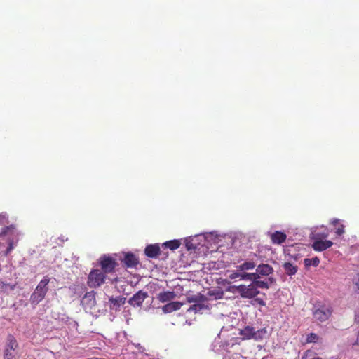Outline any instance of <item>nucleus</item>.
Instances as JSON below:
<instances>
[{
	"instance_id": "bb28decb",
	"label": "nucleus",
	"mask_w": 359,
	"mask_h": 359,
	"mask_svg": "<svg viewBox=\"0 0 359 359\" xmlns=\"http://www.w3.org/2000/svg\"><path fill=\"white\" fill-rule=\"evenodd\" d=\"M302 359H323L311 351H306L302 357Z\"/></svg>"
},
{
	"instance_id": "c9c22d12",
	"label": "nucleus",
	"mask_w": 359,
	"mask_h": 359,
	"mask_svg": "<svg viewBox=\"0 0 359 359\" xmlns=\"http://www.w3.org/2000/svg\"><path fill=\"white\" fill-rule=\"evenodd\" d=\"M356 318L359 321V313L358 314H356Z\"/></svg>"
},
{
	"instance_id": "dca6fc26",
	"label": "nucleus",
	"mask_w": 359,
	"mask_h": 359,
	"mask_svg": "<svg viewBox=\"0 0 359 359\" xmlns=\"http://www.w3.org/2000/svg\"><path fill=\"white\" fill-rule=\"evenodd\" d=\"M182 305L183 303L182 302H172L164 305L162 308V310L165 313H169L175 311L180 310Z\"/></svg>"
},
{
	"instance_id": "1a4fd4ad",
	"label": "nucleus",
	"mask_w": 359,
	"mask_h": 359,
	"mask_svg": "<svg viewBox=\"0 0 359 359\" xmlns=\"http://www.w3.org/2000/svg\"><path fill=\"white\" fill-rule=\"evenodd\" d=\"M120 260L126 268H135L140 264L138 257L131 252H123V257Z\"/></svg>"
},
{
	"instance_id": "412c9836",
	"label": "nucleus",
	"mask_w": 359,
	"mask_h": 359,
	"mask_svg": "<svg viewBox=\"0 0 359 359\" xmlns=\"http://www.w3.org/2000/svg\"><path fill=\"white\" fill-rule=\"evenodd\" d=\"M16 287V284L6 283L4 281H0V290L3 293L8 294L9 290H14Z\"/></svg>"
},
{
	"instance_id": "2eb2a0df",
	"label": "nucleus",
	"mask_w": 359,
	"mask_h": 359,
	"mask_svg": "<svg viewBox=\"0 0 359 359\" xmlns=\"http://www.w3.org/2000/svg\"><path fill=\"white\" fill-rule=\"evenodd\" d=\"M95 293L93 291L86 292L83 296L81 303L88 307H92L95 304Z\"/></svg>"
},
{
	"instance_id": "423d86ee",
	"label": "nucleus",
	"mask_w": 359,
	"mask_h": 359,
	"mask_svg": "<svg viewBox=\"0 0 359 359\" xmlns=\"http://www.w3.org/2000/svg\"><path fill=\"white\" fill-rule=\"evenodd\" d=\"M243 298L252 299L259 294V291L256 289L253 283L248 285H240L238 286H233Z\"/></svg>"
},
{
	"instance_id": "72a5a7b5",
	"label": "nucleus",
	"mask_w": 359,
	"mask_h": 359,
	"mask_svg": "<svg viewBox=\"0 0 359 359\" xmlns=\"http://www.w3.org/2000/svg\"><path fill=\"white\" fill-rule=\"evenodd\" d=\"M338 223H339V220H338V219H333V220L332 221V224L333 225H334V226H335V225H337Z\"/></svg>"
},
{
	"instance_id": "9d476101",
	"label": "nucleus",
	"mask_w": 359,
	"mask_h": 359,
	"mask_svg": "<svg viewBox=\"0 0 359 359\" xmlns=\"http://www.w3.org/2000/svg\"><path fill=\"white\" fill-rule=\"evenodd\" d=\"M148 297V294L142 290H139L128 300V304L132 306H142L144 301Z\"/></svg>"
},
{
	"instance_id": "f03ea898",
	"label": "nucleus",
	"mask_w": 359,
	"mask_h": 359,
	"mask_svg": "<svg viewBox=\"0 0 359 359\" xmlns=\"http://www.w3.org/2000/svg\"><path fill=\"white\" fill-rule=\"evenodd\" d=\"M107 274L102 270L93 269L88 274L87 284L90 288H96L104 283Z\"/></svg>"
},
{
	"instance_id": "c85d7f7f",
	"label": "nucleus",
	"mask_w": 359,
	"mask_h": 359,
	"mask_svg": "<svg viewBox=\"0 0 359 359\" xmlns=\"http://www.w3.org/2000/svg\"><path fill=\"white\" fill-rule=\"evenodd\" d=\"M8 223V217L6 212H0V224L5 225Z\"/></svg>"
},
{
	"instance_id": "6ab92c4d",
	"label": "nucleus",
	"mask_w": 359,
	"mask_h": 359,
	"mask_svg": "<svg viewBox=\"0 0 359 359\" xmlns=\"http://www.w3.org/2000/svg\"><path fill=\"white\" fill-rule=\"evenodd\" d=\"M175 294L174 293V292L166 291V292H160L157 296V299L161 302H166L173 299L175 298Z\"/></svg>"
},
{
	"instance_id": "f704fd0d",
	"label": "nucleus",
	"mask_w": 359,
	"mask_h": 359,
	"mask_svg": "<svg viewBox=\"0 0 359 359\" xmlns=\"http://www.w3.org/2000/svg\"><path fill=\"white\" fill-rule=\"evenodd\" d=\"M269 280L271 282V283H272L274 279L273 278H269Z\"/></svg>"
},
{
	"instance_id": "f257e3e1",
	"label": "nucleus",
	"mask_w": 359,
	"mask_h": 359,
	"mask_svg": "<svg viewBox=\"0 0 359 359\" xmlns=\"http://www.w3.org/2000/svg\"><path fill=\"white\" fill-rule=\"evenodd\" d=\"M49 282L50 278L48 276H44L39 283L34 291L30 296V302L32 304L36 305L45 298L48 291V285Z\"/></svg>"
},
{
	"instance_id": "9b49d317",
	"label": "nucleus",
	"mask_w": 359,
	"mask_h": 359,
	"mask_svg": "<svg viewBox=\"0 0 359 359\" xmlns=\"http://www.w3.org/2000/svg\"><path fill=\"white\" fill-rule=\"evenodd\" d=\"M273 271V268L268 264H257L255 273H257L259 279L262 276H268L272 274Z\"/></svg>"
},
{
	"instance_id": "f3484780",
	"label": "nucleus",
	"mask_w": 359,
	"mask_h": 359,
	"mask_svg": "<svg viewBox=\"0 0 359 359\" xmlns=\"http://www.w3.org/2000/svg\"><path fill=\"white\" fill-rule=\"evenodd\" d=\"M257 265V262H255L253 259H248L237 266L236 269H238V271H250L256 268Z\"/></svg>"
},
{
	"instance_id": "7c9ffc66",
	"label": "nucleus",
	"mask_w": 359,
	"mask_h": 359,
	"mask_svg": "<svg viewBox=\"0 0 359 359\" xmlns=\"http://www.w3.org/2000/svg\"><path fill=\"white\" fill-rule=\"evenodd\" d=\"M241 273L242 271H238V269H236V271H233L229 275V278L233 280L239 278L240 279H241Z\"/></svg>"
},
{
	"instance_id": "473e14b6",
	"label": "nucleus",
	"mask_w": 359,
	"mask_h": 359,
	"mask_svg": "<svg viewBox=\"0 0 359 359\" xmlns=\"http://www.w3.org/2000/svg\"><path fill=\"white\" fill-rule=\"evenodd\" d=\"M344 233V225H340V226H339L337 229L336 233L338 236H341Z\"/></svg>"
},
{
	"instance_id": "aec40b11",
	"label": "nucleus",
	"mask_w": 359,
	"mask_h": 359,
	"mask_svg": "<svg viewBox=\"0 0 359 359\" xmlns=\"http://www.w3.org/2000/svg\"><path fill=\"white\" fill-rule=\"evenodd\" d=\"M285 273L288 276L294 275L297 271V266L290 262H285L283 265Z\"/></svg>"
},
{
	"instance_id": "b1692460",
	"label": "nucleus",
	"mask_w": 359,
	"mask_h": 359,
	"mask_svg": "<svg viewBox=\"0 0 359 359\" xmlns=\"http://www.w3.org/2000/svg\"><path fill=\"white\" fill-rule=\"evenodd\" d=\"M255 285L256 289L257 288H262V289H269V284L267 281L264 280H259V279L254 280L252 282Z\"/></svg>"
},
{
	"instance_id": "ddd939ff",
	"label": "nucleus",
	"mask_w": 359,
	"mask_h": 359,
	"mask_svg": "<svg viewBox=\"0 0 359 359\" xmlns=\"http://www.w3.org/2000/svg\"><path fill=\"white\" fill-rule=\"evenodd\" d=\"M161 249L158 243L150 244L146 246L144 254L149 258H156L160 255Z\"/></svg>"
},
{
	"instance_id": "0eeeda50",
	"label": "nucleus",
	"mask_w": 359,
	"mask_h": 359,
	"mask_svg": "<svg viewBox=\"0 0 359 359\" xmlns=\"http://www.w3.org/2000/svg\"><path fill=\"white\" fill-rule=\"evenodd\" d=\"M263 330H255L253 327L247 325L244 328L239 330V334L241 336V338L243 340H249L253 339L256 341H258L262 339L261 332H262Z\"/></svg>"
},
{
	"instance_id": "f8f14e48",
	"label": "nucleus",
	"mask_w": 359,
	"mask_h": 359,
	"mask_svg": "<svg viewBox=\"0 0 359 359\" xmlns=\"http://www.w3.org/2000/svg\"><path fill=\"white\" fill-rule=\"evenodd\" d=\"M333 245V242L329 240H314L312 248L315 251L321 252L324 251Z\"/></svg>"
},
{
	"instance_id": "39448f33",
	"label": "nucleus",
	"mask_w": 359,
	"mask_h": 359,
	"mask_svg": "<svg viewBox=\"0 0 359 359\" xmlns=\"http://www.w3.org/2000/svg\"><path fill=\"white\" fill-rule=\"evenodd\" d=\"M98 264L101 269L106 274L112 273L115 271L118 263L115 259L109 255H103L98 259Z\"/></svg>"
},
{
	"instance_id": "7ed1b4c3",
	"label": "nucleus",
	"mask_w": 359,
	"mask_h": 359,
	"mask_svg": "<svg viewBox=\"0 0 359 359\" xmlns=\"http://www.w3.org/2000/svg\"><path fill=\"white\" fill-rule=\"evenodd\" d=\"M6 235H11L13 237L8 238V246L5 252V255H8L15 248L16 243L18 241V233L15 231V227L14 225H10L2 228L0 232V237L5 236Z\"/></svg>"
},
{
	"instance_id": "4be33fe9",
	"label": "nucleus",
	"mask_w": 359,
	"mask_h": 359,
	"mask_svg": "<svg viewBox=\"0 0 359 359\" xmlns=\"http://www.w3.org/2000/svg\"><path fill=\"white\" fill-rule=\"evenodd\" d=\"M181 243L179 240H172L169 241L165 242L163 245L170 249L171 250H175L180 248Z\"/></svg>"
},
{
	"instance_id": "2f4dec72",
	"label": "nucleus",
	"mask_w": 359,
	"mask_h": 359,
	"mask_svg": "<svg viewBox=\"0 0 359 359\" xmlns=\"http://www.w3.org/2000/svg\"><path fill=\"white\" fill-rule=\"evenodd\" d=\"M200 298V297L195 295L187 297V302L189 303L194 302L196 304L198 303Z\"/></svg>"
},
{
	"instance_id": "6e6552de",
	"label": "nucleus",
	"mask_w": 359,
	"mask_h": 359,
	"mask_svg": "<svg viewBox=\"0 0 359 359\" xmlns=\"http://www.w3.org/2000/svg\"><path fill=\"white\" fill-rule=\"evenodd\" d=\"M332 312V310L330 306L321 305L313 312V315L315 320L320 322H325L328 320Z\"/></svg>"
},
{
	"instance_id": "5701e85b",
	"label": "nucleus",
	"mask_w": 359,
	"mask_h": 359,
	"mask_svg": "<svg viewBox=\"0 0 359 359\" xmlns=\"http://www.w3.org/2000/svg\"><path fill=\"white\" fill-rule=\"evenodd\" d=\"M259 279V276L254 273H247L245 271H242L241 273V280H249L254 282V280Z\"/></svg>"
},
{
	"instance_id": "cd10ccee",
	"label": "nucleus",
	"mask_w": 359,
	"mask_h": 359,
	"mask_svg": "<svg viewBox=\"0 0 359 359\" xmlns=\"http://www.w3.org/2000/svg\"><path fill=\"white\" fill-rule=\"evenodd\" d=\"M328 236L327 232H316L313 233V240H323L325 239Z\"/></svg>"
},
{
	"instance_id": "a878e982",
	"label": "nucleus",
	"mask_w": 359,
	"mask_h": 359,
	"mask_svg": "<svg viewBox=\"0 0 359 359\" xmlns=\"http://www.w3.org/2000/svg\"><path fill=\"white\" fill-rule=\"evenodd\" d=\"M204 309V306L202 304L196 303L191 306L188 309V312L197 313Z\"/></svg>"
},
{
	"instance_id": "4468645a",
	"label": "nucleus",
	"mask_w": 359,
	"mask_h": 359,
	"mask_svg": "<svg viewBox=\"0 0 359 359\" xmlns=\"http://www.w3.org/2000/svg\"><path fill=\"white\" fill-rule=\"evenodd\" d=\"M270 238L273 244L280 245L285 241L287 236L283 232L276 231L270 234Z\"/></svg>"
},
{
	"instance_id": "20e7f679",
	"label": "nucleus",
	"mask_w": 359,
	"mask_h": 359,
	"mask_svg": "<svg viewBox=\"0 0 359 359\" xmlns=\"http://www.w3.org/2000/svg\"><path fill=\"white\" fill-rule=\"evenodd\" d=\"M18 347V343L15 337L12 334H8L4 350V359H15Z\"/></svg>"
},
{
	"instance_id": "393cba45",
	"label": "nucleus",
	"mask_w": 359,
	"mask_h": 359,
	"mask_svg": "<svg viewBox=\"0 0 359 359\" xmlns=\"http://www.w3.org/2000/svg\"><path fill=\"white\" fill-rule=\"evenodd\" d=\"M319 263H320V259L317 257H315L311 259H304V264L306 266H318Z\"/></svg>"
},
{
	"instance_id": "c756f323",
	"label": "nucleus",
	"mask_w": 359,
	"mask_h": 359,
	"mask_svg": "<svg viewBox=\"0 0 359 359\" xmlns=\"http://www.w3.org/2000/svg\"><path fill=\"white\" fill-rule=\"evenodd\" d=\"M318 339V336L315 333H311L307 336L306 338V342L307 343H312V342H316Z\"/></svg>"
},
{
	"instance_id": "a211bd4d",
	"label": "nucleus",
	"mask_w": 359,
	"mask_h": 359,
	"mask_svg": "<svg viewBox=\"0 0 359 359\" xmlns=\"http://www.w3.org/2000/svg\"><path fill=\"white\" fill-rule=\"evenodd\" d=\"M125 301H126V298L123 297H110L109 299V302L110 303V309H118L119 308L121 305L124 304L125 303Z\"/></svg>"
}]
</instances>
